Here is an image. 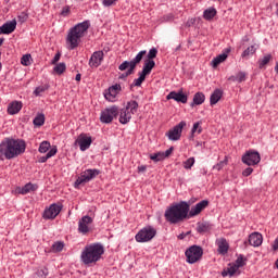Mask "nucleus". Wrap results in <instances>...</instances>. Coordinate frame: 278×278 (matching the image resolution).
Returning <instances> with one entry per match:
<instances>
[{
  "label": "nucleus",
  "mask_w": 278,
  "mask_h": 278,
  "mask_svg": "<svg viewBox=\"0 0 278 278\" xmlns=\"http://www.w3.org/2000/svg\"><path fill=\"white\" fill-rule=\"evenodd\" d=\"M27 148L23 139L7 138L0 143V160H14L25 153Z\"/></svg>",
  "instance_id": "obj_1"
},
{
  "label": "nucleus",
  "mask_w": 278,
  "mask_h": 278,
  "mask_svg": "<svg viewBox=\"0 0 278 278\" xmlns=\"http://www.w3.org/2000/svg\"><path fill=\"white\" fill-rule=\"evenodd\" d=\"M189 212L190 204H188V202L181 201L167 207L165 211V219L172 225H177V223H181L188 218Z\"/></svg>",
  "instance_id": "obj_2"
},
{
  "label": "nucleus",
  "mask_w": 278,
  "mask_h": 278,
  "mask_svg": "<svg viewBox=\"0 0 278 278\" xmlns=\"http://www.w3.org/2000/svg\"><path fill=\"white\" fill-rule=\"evenodd\" d=\"M88 29H90V22L88 21L79 23L70 29L66 37V42L70 49H77V47H79V42H81V38L86 36Z\"/></svg>",
  "instance_id": "obj_3"
},
{
  "label": "nucleus",
  "mask_w": 278,
  "mask_h": 278,
  "mask_svg": "<svg viewBox=\"0 0 278 278\" xmlns=\"http://www.w3.org/2000/svg\"><path fill=\"white\" fill-rule=\"evenodd\" d=\"M105 253V249L101 243H92L86 245L81 252L80 258L81 262L86 265L88 264H97L101 256Z\"/></svg>",
  "instance_id": "obj_4"
},
{
  "label": "nucleus",
  "mask_w": 278,
  "mask_h": 278,
  "mask_svg": "<svg viewBox=\"0 0 278 278\" xmlns=\"http://www.w3.org/2000/svg\"><path fill=\"white\" fill-rule=\"evenodd\" d=\"M147 55V50H141L136 58H134L130 62L129 61H124L119 65V71H128L126 72V77H129V75H134V71H136V66L142 62V58Z\"/></svg>",
  "instance_id": "obj_5"
},
{
  "label": "nucleus",
  "mask_w": 278,
  "mask_h": 278,
  "mask_svg": "<svg viewBox=\"0 0 278 278\" xmlns=\"http://www.w3.org/2000/svg\"><path fill=\"white\" fill-rule=\"evenodd\" d=\"M138 112V103L131 100L127 103L125 109H122L119 114V123L127 125L131 121V116Z\"/></svg>",
  "instance_id": "obj_6"
},
{
  "label": "nucleus",
  "mask_w": 278,
  "mask_h": 278,
  "mask_svg": "<svg viewBox=\"0 0 278 278\" xmlns=\"http://www.w3.org/2000/svg\"><path fill=\"white\" fill-rule=\"evenodd\" d=\"M99 169H86L80 174V176L76 179L74 186L75 188H79V186H86L88 181H92L94 177L99 176Z\"/></svg>",
  "instance_id": "obj_7"
},
{
  "label": "nucleus",
  "mask_w": 278,
  "mask_h": 278,
  "mask_svg": "<svg viewBox=\"0 0 278 278\" xmlns=\"http://www.w3.org/2000/svg\"><path fill=\"white\" fill-rule=\"evenodd\" d=\"M157 230L153 228L152 226H148L142 228L136 236V242H151L153 240V237L156 236Z\"/></svg>",
  "instance_id": "obj_8"
},
{
  "label": "nucleus",
  "mask_w": 278,
  "mask_h": 278,
  "mask_svg": "<svg viewBox=\"0 0 278 278\" xmlns=\"http://www.w3.org/2000/svg\"><path fill=\"white\" fill-rule=\"evenodd\" d=\"M185 255L189 264H195L200 257H203V249L199 245H193L186 251Z\"/></svg>",
  "instance_id": "obj_9"
},
{
  "label": "nucleus",
  "mask_w": 278,
  "mask_h": 278,
  "mask_svg": "<svg viewBox=\"0 0 278 278\" xmlns=\"http://www.w3.org/2000/svg\"><path fill=\"white\" fill-rule=\"evenodd\" d=\"M241 160L247 166H257V163L262 161V157L260 156V152L249 150L242 155Z\"/></svg>",
  "instance_id": "obj_10"
},
{
  "label": "nucleus",
  "mask_w": 278,
  "mask_h": 278,
  "mask_svg": "<svg viewBox=\"0 0 278 278\" xmlns=\"http://www.w3.org/2000/svg\"><path fill=\"white\" fill-rule=\"evenodd\" d=\"M118 116V108L111 106L101 112L100 121L101 123L110 124Z\"/></svg>",
  "instance_id": "obj_11"
},
{
  "label": "nucleus",
  "mask_w": 278,
  "mask_h": 278,
  "mask_svg": "<svg viewBox=\"0 0 278 278\" xmlns=\"http://www.w3.org/2000/svg\"><path fill=\"white\" fill-rule=\"evenodd\" d=\"M184 127H186V122H180L174 128L169 129L165 136H167L168 140L177 141L180 140L181 134L184 131Z\"/></svg>",
  "instance_id": "obj_12"
},
{
  "label": "nucleus",
  "mask_w": 278,
  "mask_h": 278,
  "mask_svg": "<svg viewBox=\"0 0 278 278\" xmlns=\"http://www.w3.org/2000/svg\"><path fill=\"white\" fill-rule=\"evenodd\" d=\"M62 212V205L60 204H51L48 208L43 212V218L46 220H53V218H56L58 215Z\"/></svg>",
  "instance_id": "obj_13"
},
{
  "label": "nucleus",
  "mask_w": 278,
  "mask_h": 278,
  "mask_svg": "<svg viewBox=\"0 0 278 278\" xmlns=\"http://www.w3.org/2000/svg\"><path fill=\"white\" fill-rule=\"evenodd\" d=\"M207 205H210V202L206 200H202L201 202H199L198 204L192 206L191 210L189 206V212H188L189 218H194V216H199L201 211L205 210V207H207Z\"/></svg>",
  "instance_id": "obj_14"
},
{
  "label": "nucleus",
  "mask_w": 278,
  "mask_h": 278,
  "mask_svg": "<svg viewBox=\"0 0 278 278\" xmlns=\"http://www.w3.org/2000/svg\"><path fill=\"white\" fill-rule=\"evenodd\" d=\"M79 146L80 151H88L90 144H92V138L81 134L75 141Z\"/></svg>",
  "instance_id": "obj_15"
},
{
  "label": "nucleus",
  "mask_w": 278,
  "mask_h": 278,
  "mask_svg": "<svg viewBox=\"0 0 278 278\" xmlns=\"http://www.w3.org/2000/svg\"><path fill=\"white\" fill-rule=\"evenodd\" d=\"M88 225H92V217L86 215L78 223V231L80 233H88L90 231Z\"/></svg>",
  "instance_id": "obj_16"
},
{
  "label": "nucleus",
  "mask_w": 278,
  "mask_h": 278,
  "mask_svg": "<svg viewBox=\"0 0 278 278\" xmlns=\"http://www.w3.org/2000/svg\"><path fill=\"white\" fill-rule=\"evenodd\" d=\"M101 62H103V51L93 52L89 60V66H91V68H99Z\"/></svg>",
  "instance_id": "obj_17"
},
{
  "label": "nucleus",
  "mask_w": 278,
  "mask_h": 278,
  "mask_svg": "<svg viewBox=\"0 0 278 278\" xmlns=\"http://www.w3.org/2000/svg\"><path fill=\"white\" fill-rule=\"evenodd\" d=\"M121 92V85H114L109 88V91L104 93V98L106 101H111V103H114L116 101V96Z\"/></svg>",
  "instance_id": "obj_18"
},
{
  "label": "nucleus",
  "mask_w": 278,
  "mask_h": 278,
  "mask_svg": "<svg viewBox=\"0 0 278 278\" xmlns=\"http://www.w3.org/2000/svg\"><path fill=\"white\" fill-rule=\"evenodd\" d=\"M166 99L170 101L173 99L174 101H177L178 103H188V96H186L184 92H177L172 91L167 94Z\"/></svg>",
  "instance_id": "obj_19"
},
{
  "label": "nucleus",
  "mask_w": 278,
  "mask_h": 278,
  "mask_svg": "<svg viewBox=\"0 0 278 278\" xmlns=\"http://www.w3.org/2000/svg\"><path fill=\"white\" fill-rule=\"evenodd\" d=\"M36 190H38V185L28 182L24 187H17L15 192L17 194H29V192H36Z\"/></svg>",
  "instance_id": "obj_20"
},
{
  "label": "nucleus",
  "mask_w": 278,
  "mask_h": 278,
  "mask_svg": "<svg viewBox=\"0 0 278 278\" xmlns=\"http://www.w3.org/2000/svg\"><path fill=\"white\" fill-rule=\"evenodd\" d=\"M249 244L251 247H261L262 242H263V237L262 233L260 232H253L249 236V240H248Z\"/></svg>",
  "instance_id": "obj_21"
},
{
  "label": "nucleus",
  "mask_w": 278,
  "mask_h": 278,
  "mask_svg": "<svg viewBox=\"0 0 278 278\" xmlns=\"http://www.w3.org/2000/svg\"><path fill=\"white\" fill-rule=\"evenodd\" d=\"M216 244L218 247L217 251L220 253V255L227 254L229 251V243L227 242V239L225 238H219L216 240Z\"/></svg>",
  "instance_id": "obj_22"
},
{
  "label": "nucleus",
  "mask_w": 278,
  "mask_h": 278,
  "mask_svg": "<svg viewBox=\"0 0 278 278\" xmlns=\"http://www.w3.org/2000/svg\"><path fill=\"white\" fill-rule=\"evenodd\" d=\"M21 110H23V102L13 101L8 106V114H11V115L18 114Z\"/></svg>",
  "instance_id": "obj_23"
},
{
  "label": "nucleus",
  "mask_w": 278,
  "mask_h": 278,
  "mask_svg": "<svg viewBox=\"0 0 278 278\" xmlns=\"http://www.w3.org/2000/svg\"><path fill=\"white\" fill-rule=\"evenodd\" d=\"M16 29V20L7 22L0 27V34H12Z\"/></svg>",
  "instance_id": "obj_24"
},
{
  "label": "nucleus",
  "mask_w": 278,
  "mask_h": 278,
  "mask_svg": "<svg viewBox=\"0 0 278 278\" xmlns=\"http://www.w3.org/2000/svg\"><path fill=\"white\" fill-rule=\"evenodd\" d=\"M198 233H210L212 231V224L208 222H200L197 224Z\"/></svg>",
  "instance_id": "obj_25"
},
{
  "label": "nucleus",
  "mask_w": 278,
  "mask_h": 278,
  "mask_svg": "<svg viewBox=\"0 0 278 278\" xmlns=\"http://www.w3.org/2000/svg\"><path fill=\"white\" fill-rule=\"evenodd\" d=\"M153 68H155V61L146 60L141 74H143L147 77V75H151V71H153Z\"/></svg>",
  "instance_id": "obj_26"
},
{
  "label": "nucleus",
  "mask_w": 278,
  "mask_h": 278,
  "mask_svg": "<svg viewBox=\"0 0 278 278\" xmlns=\"http://www.w3.org/2000/svg\"><path fill=\"white\" fill-rule=\"evenodd\" d=\"M205 103V94L203 92H197L193 96V102L191 103V108H194V105H203Z\"/></svg>",
  "instance_id": "obj_27"
},
{
  "label": "nucleus",
  "mask_w": 278,
  "mask_h": 278,
  "mask_svg": "<svg viewBox=\"0 0 278 278\" xmlns=\"http://www.w3.org/2000/svg\"><path fill=\"white\" fill-rule=\"evenodd\" d=\"M223 98V91L220 89H216L210 98V103L211 105H216V103H218L220 101V99Z\"/></svg>",
  "instance_id": "obj_28"
},
{
  "label": "nucleus",
  "mask_w": 278,
  "mask_h": 278,
  "mask_svg": "<svg viewBox=\"0 0 278 278\" xmlns=\"http://www.w3.org/2000/svg\"><path fill=\"white\" fill-rule=\"evenodd\" d=\"M256 51V45L250 46L242 52L241 58H243L244 60H249V58H251V55H253Z\"/></svg>",
  "instance_id": "obj_29"
},
{
  "label": "nucleus",
  "mask_w": 278,
  "mask_h": 278,
  "mask_svg": "<svg viewBox=\"0 0 278 278\" xmlns=\"http://www.w3.org/2000/svg\"><path fill=\"white\" fill-rule=\"evenodd\" d=\"M216 14H218V11H216L215 8H208L203 12V18H205V21H212Z\"/></svg>",
  "instance_id": "obj_30"
},
{
  "label": "nucleus",
  "mask_w": 278,
  "mask_h": 278,
  "mask_svg": "<svg viewBox=\"0 0 278 278\" xmlns=\"http://www.w3.org/2000/svg\"><path fill=\"white\" fill-rule=\"evenodd\" d=\"M238 270H239V267L233 264L230 267H228L227 269H224L222 275L224 277H227V276L233 277V275H236V273H238Z\"/></svg>",
  "instance_id": "obj_31"
},
{
  "label": "nucleus",
  "mask_w": 278,
  "mask_h": 278,
  "mask_svg": "<svg viewBox=\"0 0 278 278\" xmlns=\"http://www.w3.org/2000/svg\"><path fill=\"white\" fill-rule=\"evenodd\" d=\"M225 60H227V53L217 55L212 61L213 68H216L219 64H223V62H225Z\"/></svg>",
  "instance_id": "obj_32"
},
{
  "label": "nucleus",
  "mask_w": 278,
  "mask_h": 278,
  "mask_svg": "<svg viewBox=\"0 0 278 278\" xmlns=\"http://www.w3.org/2000/svg\"><path fill=\"white\" fill-rule=\"evenodd\" d=\"M194 162H195L194 157L191 156L182 163V166L186 170H190L194 166Z\"/></svg>",
  "instance_id": "obj_33"
},
{
  "label": "nucleus",
  "mask_w": 278,
  "mask_h": 278,
  "mask_svg": "<svg viewBox=\"0 0 278 278\" xmlns=\"http://www.w3.org/2000/svg\"><path fill=\"white\" fill-rule=\"evenodd\" d=\"M270 60H273V55L270 54L265 55L263 59L258 61V68H264V66H266V64H268Z\"/></svg>",
  "instance_id": "obj_34"
},
{
  "label": "nucleus",
  "mask_w": 278,
  "mask_h": 278,
  "mask_svg": "<svg viewBox=\"0 0 278 278\" xmlns=\"http://www.w3.org/2000/svg\"><path fill=\"white\" fill-rule=\"evenodd\" d=\"M51 149V142L42 141L39 146V153H47Z\"/></svg>",
  "instance_id": "obj_35"
},
{
  "label": "nucleus",
  "mask_w": 278,
  "mask_h": 278,
  "mask_svg": "<svg viewBox=\"0 0 278 278\" xmlns=\"http://www.w3.org/2000/svg\"><path fill=\"white\" fill-rule=\"evenodd\" d=\"M23 66H31V54H25L21 59Z\"/></svg>",
  "instance_id": "obj_36"
},
{
  "label": "nucleus",
  "mask_w": 278,
  "mask_h": 278,
  "mask_svg": "<svg viewBox=\"0 0 278 278\" xmlns=\"http://www.w3.org/2000/svg\"><path fill=\"white\" fill-rule=\"evenodd\" d=\"M46 90H49V86L47 85L39 86L35 89L34 96L40 97Z\"/></svg>",
  "instance_id": "obj_37"
},
{
  "label": "nucleus",
  "mask_w": 278,
  "mask_h": 278,
  "mask_svg": "<svg viewBox=\"0 0 278 278\" xmlns=\"http://www.w3.org/2000/svg\"><path fill=\"white\" fill-rule=\"evenodd\" d=\"M164 156V152H157L152 154L150 156V160H152V162H162V160H165Z\"/></svg>",
  "instance_id": "obj_38"
},
{
  "label": "nucleus",
  "mask_w": 278,
  "mask_h": 278,
  "mask_svg": "<svg viewBox=\"0 0 278 278\" xmlns=\"http://www.w3.org/2000/svg\"><path fill=\"white\" fill-rule=\"evenodd\" d=\"M63 249H64V242L62 241H58L52 245V251L54 253H60Z\"/></svg>",
  "instance_id": "obj_39"
},
{
  "label": "nucleus",
  "mask_w": 278,
  "mask_h": 278,
  "mask_svg": "<svg viewBox=\"0 0 278 278\" xmlns=\"http://www.w3.org/2000/svg\"><path fill=\"white\" fill-rule=\"evenodd\" d=\"M34 125L36 127H42L45 125V115H37L34 119Z\"/></svg>",
  "instance_id": "obj_40"
},
{
  "label": "nucleus",
  "mask_w": 278,
  "mask_h": 278,
  "mask_svg": "<svg viewBox=\"0 0 278 278\" xmlns=\"http://www.w3.org/2000/svg\"><path fill=\"white\" fill-rule=\"evenodd\" d=\"M147 79V76L142 74V72H139V77L134 80V86L140 87L142 86V83Z\"/></svg>",
  "instance_id": "obj_41"
},
{
  "label": "nucleus",
  "mask_w": 278,
  "mask_h": 278,
  "mask_svg": "<svg viewBox=\"0 0 278 278\" xmlns=\"http://www.w3.org/2000/svg\"><path fill=\"white\" fill-rule=\"evenodd\" d=\"M47 275H49V269H47V267H42V268L38 269L35 278H45V277H47Z\"/></svg>",
  "instance_id": "obj_42"
},
{
  "label": "nucleus",
  "mask_w": 278,
  "mask_h": 278,
  "mask_svg": "<svg viewBox=\"0 0 278 278\" xmlns=\"http://www.w3.org/2000/svg\"><path fill=\"white\" fill-rule=\"evenodd\" d=\"M247 265V258H244L243 255H239L236 260L235 266H238V268H242V266Z\"/></svg>",
  "instance_id": "obj_43"
},
{
  "label": "nucleus",
  "mask_w": 278,
  "mask_h": 278,
  "mask_svg": "<svg viewBox=\"0 0 278 278\" xmlns=\"http://www.w3.org/2000/svg\"><path fill=\"white\" fill-rule=\"evenodd\" d=\"M64 71H66V64L64 63H60L54 67V73H56L58 75H62Z\"/></svg>",
  "instance_id": "obj_44"
},
{
  "label": "nucleus",
  "mask_w": 278,
  "mask_h": 278,
  "mask_svg": "<svg viewBox=\"0 0 278 278\" xmlns=\"http://www.w3.org/2000/svg\"><path fill=\"white\" fill-rule=\"evenodd\" d=\"M201 131H203V129L201 128V124L199 122L193 124V127L191 129L192 136H194L195 134H201Z\"/></svg>",
  "instance_id": "obj_45"
},
{
  "label": "nucleus",
  "mask_w": 278,
  "mask_h": 278,
  "mask_svg": "<svg viewBox=\"0 0 278 278\" xmlns=\"http://www.w3.org/2000/svg\"><path fill=\"white\" fill-rule=\"evenodd\" d=\"M225 166H227V159H225L224 161L217 163L216 165H214V169L215 170H223V168H225Z\"/></svg>",
  "instance_id": "obj_46"
},
{
  "label": "nucleus",
  "mask_w": 278,
  "mask_h": 278,
  "mask_svg": "<svg viewBox=\"0 0 278 278\" xmlns=\"http://www.w3.org/2000/svg\"><path fill=\"white\" fill-rule=\"evenodd\" d=\"M155 58H157V49L152 48L148 53L147 60H155Z\"/></svg>",
  "instance_id": "obj_47"
},
{
  "label": "nucleus",
  "mask_w": 278,
  "mask_h": 278,
  "mask_svg": "<svg viewBox=\"0 0 278 278\" xmlns=\"http://www.w3.org/2000/svg\"><path fill=\"white\" fill-rule=\"evenodd\" d=\"M58 153V147L56 146H53L50 151L47 153V157H53L55 154Z\"/></svg>",
  "instance_id": "obj_48"
},
{
  "label": "nucleus",
  "mask_w": 278,
  "mask_h": 278,
  "mask_svg": "<svg viewBox=\"0 0 278 278\" xmlns=\"http://www.w3.org/2000/svg\"><path fill=\"white\" fill-rule=\"evenodd\" d=\"M116 1H118V0H102V5H104V8H110V7L114 5L116 3Z\"/></svg>",
  "instance_id": "obj_49"
},
{
  "label": "nucleus",
  "mask_w": 278,
  "mask_h": 278,
  "mask_svg": "<svg viewBox=\"0 0 278 278\" xmlns=\"http://www.w3.org/2000/svg\"><path fill=\"white\" fill-rule=\"evenodd\" d=\"M247 79V74L244 72H240L237 74V81L242 83Z\"/></svg>",
  "instance_id": "obj_50"
},
{
  "label": "nucleus",
  "mask_w": 278,
  "mask_h": 278,
  "mask_svg": "<svg viewBox=\"0 0 278 278\" xmlns=\"http://www.w3.org/2000/svg\"><path fill=\"white\" fill-rule=\"evenodd\" d=\"M253 174V168H251V167H248V168H245L243 172H242V176L243 177H249L250 175H252Z\"/></svg>",
  "instance_id": "obj_51"
},
{
  "label": "nucleus",
  "mask_w": 278,
  "mask_h": 278,
  "mask_svg": "<svg viewBox=\"0 0 278 278\" xmlns=\"http://www.w3.org/2000/svg\"><path fill=\"white\" fill-rule=\"evenodd\" d=\"M68 14H71V8L70 7L63 8L61 11V16H68Z\"/></svg>",
  "instance_id": "obj_52"
},
{
  "label": "nucleus",
  "mask_w": 278,
  "mask_h": 278,
  "mask_svg": "<svg viewBox=\"0 0 278 278\" xmlns=\"http://www.w3.org/2000/svg\"><path fill=\"white\" fill-rule=\"evenodd\" d=\"M61 56H62V54H61L60 52H58V53L54 55V58H53L51 64H58V62H60V58H61Z\"/></svg>",
  "instance_id": "obj_53"
},
{
  "label": "nucleus",
  "mask_w": 278,
  "mask_h": 278,
  "mask_svg": "<svg viewBox=\"0 0 278 278\" xmlns=\"http://www.w3.org/2000/svg\"><path fill=\"white\" fill-rule=\"evenodd\" d=\"M173 151H174V148L172 147L168 150H166L165 152H163L165 155L164 159L169 157L173 154Z\"/></svg>",
  "instance_id": "obj_54"
},
{
  "label": "nucleus",
  "mask_w": 278,
  "mask_h": 278,
  "mask_svg": "<svg viewBox=\"0 0 278 278\" xmlns=\"http://www.w3.org/2000/svg\"><path fill=\"white\" fill-rule=\"evenodd\" d=\"M47 160H49V157H47V154L45 156H40L39 164H45V162H47Z\"/></svg>",
  "instance_id": "obj_55"
},
{
  "label": "nucleus",
  "mask_w": 278,
  "mask_h": 278,
  "mask_svg": "<svg viewBox=\"0 0 278 278\" xmlns=\"http://www.w3.org/2000/svg\"><path fill=\"white\" fill-rule=\"evenodd\" d=\"M147 170L146 165L138 166V173H144Z\"/></svg>",
  "instance_id": "obj_56"
},
{
  "label": "nucleus",
  "mask_w": 278,
  "mask_h": 278,
  "mask_svg": "<svg viewBox=\"0 0 278 278\" xmlns=\"http://www.w3.org/2000/svg\"><path fill=\"white\" fill-rule=\"evenodd\" d=\"M194 23H195V20H194V18H191V20H189V21L187 22V25H188V27H190V25H194Z\"/></svg>",
  "instance_id": "obj_57"
},
{
  "label": "nucleus",
  "mask_w": 278,
  "mask_h": 278,
  "mask_svg": "<svg viewBox=\"0 0 278 278\" xmlns=\"http://www.w3.org/2000/svg\"><path fill=\"white\" fill-rule=\"evenodd\" d=\"M75 79H76V81H81V74H77Z\"/></svg>",
  "instance_id": "obj_58"
},
{
  "label": "nucleus",
  "mask_w": 278,
  "mask_h": 278,
  "mask_svg": "<svg viewBox=\"0 0 278 278\" xmlns=\"http://www.w3.org/2000/svg\"><path fill=\"white\" fill-rule=\"evenodd\" d=\"M229 80H230V81H238V78H237V76H230V77H229Z\"/></svg>",
  "instance_id": "obj_59"
},
{
  "label": "nucleus",
  "mask_w": 278,
  "mask_h": 278,
  "mask_svg": "<svg viewBox=\"0 0 278 278\" xmlns=\"http://www.w3.org/2000/svg\"><path fill=\"white\" fill-rule=\"evenodd\" d=\"M179 240H184V238H186V235L181 233L178 236Z\"/></svg>",
  "instance_id": "obj_60"
},
{
  "label": "nucleus",
  "mask_w": 278,
  "mask_h": 278,
  "mask_svg": "<svg viewBox=\"0 0 278 278\" xmlns=\"http://www.w3.org/2000/svg\"><path fill=\"white\" fill-rule=\"evenodd\" d=\"M197 147H203V143L198 141Z\"/></svg>",
  "instance_id": "obj_61"
},
{
  "label": "nucleus",
  "mask_w": 278,
  "mask_h": 278,
  "mask_svg": "<svg viewBox=\"0 0 278 278\" xmlns=\"http://www.w3.org/2000/svg\"><path fill=\"white\" fill-rule=\"evenodd\" d=\"M3 45V38L0 39V47Z\"/></svg>",
  "instance_id": "obj_62"
},
{
  "label": "nucleus",
  "mask_w": 278,
  "mask_h": 278,
  "mask_svg": "<svg viewBox=\"0 0 278 278\" xmlns=\"http://www.w3.org/2000/svg\"><path fill=\"white\" fill-rule=\"evenodd\" d=\"M122 77H127V74L123 75Z\"/></svg>",
  "instance_id": "obj_63"
},
{
  "label": "nucleus",
  "mask_w": 278,
  "mask_h": 278,
  "mask_svg": "<svg viewBox=\"0 0 278 278\" xmlns=\"http://www.w3.org/2000/svg\"><path fill=\"white\" fill-rule=\"evenodd\" d=\"M122 77H127V74L123 75Z\"/></svg>",
  "instance_id": "obj_64"
}]
</instances>
